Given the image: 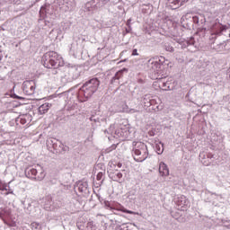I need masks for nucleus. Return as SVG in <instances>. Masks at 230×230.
<instances>
[{"mask_svg": "<svg viewBox=\"0 0 230 230\" xmlns=\"http://www.w3.org/2000/svg\"><path fill=\"white\" fill-rule=\"evenodd\" d=\"M100 87V81L97 78H93L85 83L80 89L78 93V100L81 103L87 102L91 96H93L95 91H98Z\"/></svg>", "mask_w": 230, "mask_h": 230, "instance_id": "obj_1", "label": "nucleus"}, {"mask_svg": "<svg viewBox=\"0 0 230 230\" xmlns=\"http://www.w3.org/2000/svg\"><path fill=\"white\" fill-rule=\"evenodd\" d=\"M43 66L47 67V69H57L58 67H63L64 66V58L58 53L55 51H49L44 54L43 58Z\"/></svg>", "mask_w": 230, "mask_h": 230, "instance_id": "obj_2", "label": "nucleus"}, {"mask_svg": "<svg viewBox=\"0 0 230 230\" xmlns=\"http://www.w3.org/2000/svg\"><path fill=\"white\" fill-rule=\"evenodd\" d=\"M133 152V157L137 163H143V161L148 159V147L143 142H137Z\"/></svg>", "mask_w": 230, "mask_h": 230, "instance_id": "obj_3", "label": "nucleus"}, {"mask_svg": "<svg viewBox=\"0 0 230 230\" xmlns=\"http://www.w3.org/2000/svg\"><path fill=\"white\" fill-rule=\"evenodd\" d=\"M147 66L149 67L150 71H153V73L159 74V71L161 70V63H159L157 58H150L147 62Z\"/></svg>", "mask_w": 230, "mask_h": 230, "instance_id": "obj_4", "label": "nucleus"}, {"mask_svg": "<svg viewBox=\"0 0 230 230\" xmlns=\"http://www.w3.org/2000/svg\"><path fill=\"white\" fill-rule=\"evenodd\" d=\"M23 91L27 93L29 95L33 94V93H35V84L31 81L24 82Z\"/></svg>", "mask_w": 230, "mask_h": 230, "instance_id": "obj_5", "label": "nucleus"}, {"mask_svg": "<svg viewBox=\"0 0 230 230\" xmlns=\"http://www.w3.org/2000/svg\"><path fill=\"white\" fill-rule=\"evenodd\" d=\"M159 173L161 177H168V175H170V169L164 162L159 164Z\"/></svg>", "mask_w": 230, "mask_h": 230, "instance_id": "obj_6", "label": "nucleus"}, {"mask_svg": "<svg viewBox=\"0 0 230 230\" xmlns=\"http://www.w3.org/2000/svg\"><path fill=\"white\" fill-rule=\"evenodd\" d=\"M52 105L49 102H45L39 107L40 114H46L49 109H51Z\"/></svg>", "mask_w": 230, "mask_h": 230, "instance_id": "obj_7", "label": "nucleus"}, {"mask_svg": "<svg viewBox=\"0 0 230 230\" xmlns=\"http://www.w3.org/2000/svg\"><path fill=\"white\" fill-rule=\"evenodd\" d=\"M18 123H21V125H26L28 121H30V115H20L17 119Z\"/></svg>", "mask_w": 230, "mask_h": 230, "instance_id": "obj_8", "label": "nucleus"}, {"mask_svg": "<svg viewBox=\"0 0 230 230\" xmlns=\"http://www.w3.org/2000/svg\"><path fill=\"white\" fill-rule=\"evenodd\" d=\"M155 150H156V153L159 155H161V154L164 152V146L163 145V143L159 142L158 144H155Z\"/></svg>", "mask_w": 230, "mask_h": 230, "instance_id": "obj_9", "label": "nucleus"}, {"mask_svg": "<svg viewBox=\"0 0 230 230\" xmlns=\"http://www.w3.org/2000/svg\"><path fill=\"white\" fill-rule=\"evenodd\" d=\"M29 177H31V179H37V169L32 168L29 171Z\"/></svg>", "mask_w": 230, "mask_h": 230, "instance_id": "obj_10", "label": "nucleus"}, {"mask_svg": "<svg viewBox=\"0 0 230 230\" xmlns=\"http://www.w3.org/2000/svg\"><path fill=\"white\" fill-rule=\"evenodd\" d=\"M121 211L122 213H127L128 215H136V212L128 210L127 208H122Z\"/></svg>", "mask_w": 230, "mask_h": 230, "instance_id": "obj_11", "label": "nucleus"}, {"mask_svg": "<svg viewBox=\"0 0 230 230\" xmlns=\"http://www.w3.org/2000/svg\"><path fill=\"white\" fill-rule=\"evenodd\" d=\"M120 76H123V70H120V71H119V72L116 73V75H115V79H116V80H119V77H120Z\"/></svg>", "mask_w": 230, "mask_h": 230, "instance_id": "obj_12", "label": "nucleus"}, {"mask_svg": "<svg viewBox=\"0 0 230 230\" xmlns=\"http://www.w3.org/2000/svg\"><path fill=\"white\" fill-rule=\"evenodd\" d=\"M115 177H116L117 181H120V179H123V173H121V172H117V173L115 174Z\"/></svg>", "mask_w": 230, "mask_h": 230, "instance_id": "obj_13", "label": "nucleus"}, {"mask_svg": "<svg viewBox=\"0 0 230 230\" xmlns=\"http://www.w3.org/2000/svg\"><path fill=\"white\" fill-rule=\"evenodd\" d=\"M132 57H137V56H139V53H137V49H134L133 50H132Z\"/></svg>", "mask_w": 230, "mask_h": 230, "instance_id": "obj_14", "label": "nucleus"}, {"mask_svg": "<svg viewBox=\"0 0 230 230\" xmlns=\"http://www.w3.org/2000/svg\"><path fill=\"white\" fill-rule=\"evenodd\" d=\"M219 30L220 31H226V30H227V27L226 25H219Z\"/></svg>", "mask_w": 230, "mask_h": 230, "instance_id": "obj_15", "label": "nucleus"}, {"mask_svg": "<svg viewBox=\"0 0 230 230\" xmlns=\"http://www.w3.org/2000/svg\"><path fill=\"white\" fill-rule=\"evenodd\" d=\"M102 177H103V173L99 172V173L97 174V181H102Z\"/></svg>", "mask_w": 230, "mask_h": 230, "instance_id": "obj_16", "label": "nucleus"}, {"mask_svg": "<svg viewBox=\"0 0 230 230\" xmlns=\"http://www.w3.org/2000/svg\"><path fill=\"white\" fill-rule=\"evenodd\" d=\"M167 51H173V47L169 48Z\"/></svg>", "mask_w": 230, "mask_h": 230, "instance_id": "obj_17", "label": "nucleus"}, {"mask_svg": "<svg viewBox=\"0 0 230 230\" xmlns=\"http://www.w3.org/2000/svg\"><path fill=\"white\" fill-rule=\"evenodd\" d=\"M117 166H118V168H121V166H122L121 163H119V164H117Z\"/></svg>", "mask_w": 230, "mask_h": 230, "instance_id": "obj_18", "label": "nucleus"}, {"mask_svg": "<svg viewBox=\"0 0 230 230\" xmlns=\"http://www.w3.org/2000/svg\"><path fill=\"white\" fill-rule=\"evenodd\" d=\"M0 60H1V57H0Z\"/></svg>", "mask_w": 230, "mask_h": 230, "instance_id": "obj_19", "label": "nucleus"}]
</instances>
